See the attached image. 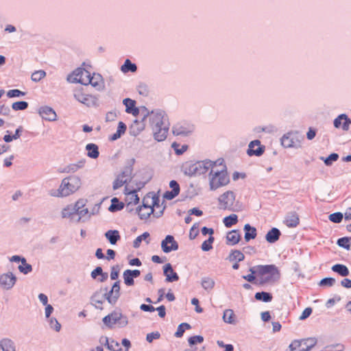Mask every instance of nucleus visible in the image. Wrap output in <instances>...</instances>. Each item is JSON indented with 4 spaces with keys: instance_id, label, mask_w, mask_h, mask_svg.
<instances>
[{
    "instance_id": "25",
    "label": "nucleus",
    "mask_w": 351,
    "mask_h": 351,
    "mask_svg": "<svg viewBox=\"0 0 351 351\" xmlns=\"http://www.w3.org/2000/svg\"><path fill=\"white\" fill-rule=\"evenodd\" d=\"M86 150L87 151V156L90 158L96 159L99 156V147L95 143L87 144L86 146Z\"/></svg>"
},
{
    "instance_id": "39",
    "label": "nucleus",
    "mask_w": 351,
    "mask_h": 351,
    "mask_svg": "<svg viewBox=\"0 0 351 351\" xmlns=\"http://www.w3.org/2000/svg\"><path fill=\"white\" fill-rule=\"evenodd\" d=\"M136 70V65L132 63L129 59H127L124 64L121 66V71L123 73H128L129 71L135 72Z\"/></svg>"
},
{
    "instance_id": "55",
    "label": "nucleus",
    "mask_w": 351,
    "mask_h": 351,
    "mask_svg": "<svg viewBox=\"0 0 351 351\" xmlns=\"http://www.w3.org/2000/svg\"><path fill=\"white\" fill-rule=\"evenodd\" d=\"M127 183L126 179H123L118 175L113 182L112 188L114 190H117Z\"/></svg>"
},
{
    "instance_id": "56",
    "label": "nucleus",
    "mask_w": 351,
    "mask_h": 351,
    "mask_svg": "<svg viewBox=\"0 0 351 351\" xmlns=\"http://www.w3.org/2000/svg\"><path fill=\"white\" fill-rule=\"evenodd\" d=\"M343 214L341 213L337 212L330 214L329 215V219L333 223H339L342 221Z\"/></svg>"
},
{
    "instance_id": "27",
    "label": "nucleus",
    "mask_w": 351,
    "mask_h": 351,
    "mask_svg": "<svg viewBox=\"0 0 351 351\" xmlns=\"http://www.w3.org/2000/svg\"><path fill=\"white\" fill-rule=\"evenodd\" d=\"M226 239L228 244L234 245L239 242L241 239V234L239 230H234L228 233Z\"/></svg>"
},
{
    "instance_id": "47",
    "label": "nucleus",
    "mask_w": 351,
    "mask_h": 351,
    "mask_svg": "<svg viewBox=\"0 0 351 351\" xmlns=\"http://www.w3.org/2000/svg\"><path fill=\"white\" fill-rule=\"evenodd\" d=\"M214 237L213 236H210L208 239L203 242L202 244L201 248L204 252H208L213 249V243L214 242Z\"/></svg>"
},
{
    "instance_id": "64",
    "label": "nucleus",
    "mask_w": 351,
    "mask_h": 351,
    "mask_svg": "<svg viewBox=\"0 0 351 351\" xmlns=\"http://www.w3.org/2000/svg\"><path fill=\"white\" fill-rule=\"evenodd\" d=\"M18 268L20 272L23 274H27L32 271V266L29 263L25 264V266L19 265Z\"/></svg>"
},
{
    "instance_id": "4",
    "label": "nucleus",
    "mask_w": 351,
    "mask_h": 351,
    "mask_svg": "<svg viewBox=\"0 0 351 351\" xmlns=\"http://www.w3.org/2000/svg\"><path fill=\"white\" fill-rule=\"evenodd\" d=\"M82 185V181L80 177L77 176H70L64 178L56 190H51L49 194L53 197H67L75 193Z\"/></svg>"
},
{
    "instance_id": "11",
    "label": "nucleus",
    "mask_w": 351,
    "mask_h": 351,
    "mask_svg": "<svg viewBox=\"0 0 351 351\" xmlns=\"http://www.w3.org/2000/svg\"><path fill=\"white\" fill-rule=\"evenodd\" d=\"M265 147L261 145L259 140H254L250 143L247 154L250 156H261L265 152Z\"/></svg>"
},
{
    "instance_id": "50",
    "label": "nucleus",
    "mask_w": 351,
    "mask_h": 351,
    "mask_svg": "<svg viewBox=\"0 0 351 351\" xmlns=\"http://www.w3.org/2000/svg\"><path fill=\"white\" fill-rule=\"evenodd\" d=\"M149 237V233L147 232H145L144 233H143L142 234L138 236L134 241L133 242V247L134 248H138L142 241L143 240H145L147 238H148Z\"/></svg>"
},
{
    "instance_id": "32",
    "label": "nucleus",
    "mask_w": 351,
    "mask_h": 351,
    "mask_svg": "<svg viewBox=\"0 0 351 351\" xmlns=\"http://www.w3.org/2000/svg\"><path fill=\"white\" fill-rule=\"evenodd\" d=\"M332 271L337 273L342 277H346L349 276L350 271L347 266L342 264H335L332 267Z\"/></svg>"
},
{
    "instance_id": "45",
    "label": "nucleus",
    "mask_w": 351,
    "mask_h": 351,
    "mask_svg": "<svg viewBox=\"0 0 351 351\" xmlns=\"http://www.w3.org/2000/svg\"><path fill=\"white\" fill-rule=\"evenodd\" d=\"M350 239L351 238L347 237L339 238L337 241V244L339 247H341L344 249H346L347 250H349L350 248Z\"/></svg>"
},
{
    "instance_id": "49",
    "label": "nucleus",
    "mask_w": 351,
    "mask_h": 351,
    "mask_svg": "<svg viewBox=\"0 0 351 351\" xmlns=\"http://www.w3.org/2000/svg\"><path fill=\"white\" fill-rule=\"evenodd\" d=\"M28 107V103L25 101H16L12 104V108L14 110H24Z\"/></svg>"
},
{
    "instance_id": "20",
    "label": "nucleus",
    "mask_w": 351,
    "mask_h": 351,
    "mask_svg": "<svg viewBox=\"0 0 351 351\" xmlns=\"http://www.w3.org/2000/svg\"><path fill=\"white\" fill-rule=\"evenodd\" d=\"M84 200H78L75 203V221L79 222L82 217H84L88 213V208H85Z\"/></svg>"
},
{
    "instance_id": "61",
    "label": "nucleus",
    "mask_w": 351,
    "mask_h": 351,
    "mask_svg": "<svg viewBox=\"0 0 351 351\" xmlns=\"http://www.w3.org/2000/svg\"><path fill=\"white\" fill-rule=\"evenodd\" d=\"M160 338V333L158 331L148 333L146 336V340L149 343H152L154 339Z\"/></svg>"
},
{
    "instance_id": "23",
    "label": "nucleus",
    "mask_w": 351,
    "mask_h": 351,
    "mask_svg": "<svg viewBox=\"0 0 351 351\" xmlns=\"http://www.w3.org/2000/svg\"><path fill=\"white\" fill-rule=\"evenodd\" d=\"M105 237L112 245H115L121 239L119 232L117 230H110L105 233Z\"/></svg>"
},
{
    "instance_id": "38",
    "label": "nucleus",
    "mask_w": 351,
    "mask_h": 351,
    "mask_svg": "<svg viewBox=\"0 0 351 351\" xmlns=\"http://www.w3.org/2000/svg\"><path fill=\"white\" fill-rule=\"evenodd\" d=\"M124 204L120 202L117 197H114L111 200V205L109 207L110 212H116L123 208Z\"/></svg>"
},
{
    "instance_id": "28",
    "label": "nucleus",
    "mask_w": 351,
    "mask_h": 351,
    "mask_svg": "<svg viewBox=\"0 0 351 351\" xmlns=\"http://www.w3.org/2000/svg\"><path fill=\"white\" fill-rule=\"evenodd\" d=\"M173 134L176 136H187L191 132V130L180 124L175 125L172 128Z\"/></svg>"
},
{
    "instance_id": "41",
    "label": "nucleus",
    "mask_w": 351,
    "mask_h": 351,
    "mask_svg": "<svg viewBox=\"0 0 351 351\" xmlns=\"http://www.w3.org/2000/svg\"><path fill=\"white\" fill-rule=\"evenodd\" d=\"M244 258V254L241 251L237 250H232L229 256V260L230 261H237V262H241L243 261Z\"/></svg>"
},
{
    "instance_id": "29",
    "label": "nucleus",
    "mask_w": 351,
    "mask_h": 351,
    "mask_svg": "<svg viewBox=\"0 0 351 351\" xmlns=\"http://www.w3.org/2000/svg\"><path fill=\"white\" fill-rule=\"evenodd\" d=\"M134 162V159H132V163ZM132 173H133V164H131L128 166L125 167L121 171V173L119 176L123 179H126V182H130L132 178Z\"/></svg>"
},
{
    "instance_id": "22",
    "label": "nucleus",
    "mask_w": 351,
    "mask_h": 351,
    "mask_svg": "<svg viewBox=\"0 0 351 351\" xmlns=\"http://www.w3.org/2000/svg\"><path fill=\"white\" fill-rule=\"evenodd\" d=\"M123 103L126 107L125 111L128 113H132L134 116L138 114L139 110L135 107L136 101L130 98H125L123 99Z\"/></svg>"
},
{
    "instance_id": "51",
    "label": "nucleus",
    "mask_w": 351,
    "mask_h": 351,
    "mask_svg": "<svg viewBox=\"0 0 351 351\" xmlns=\"http://www.w3.org/2000/svg\"><path fill=\"white\" fill-rule=\"evenodd\" d=\"M46 75L45 71L43 70H39L34 71L32 75V80L36 82L40 81Z\"/></svg>"
},
{
    "instance_id": "15",
    "label": "nucleus",
    "mask_w": 351,
    "mask_h": 351,
    "mask_svg": "<svg viewBox=\"0 0 351 351\" xmlns=\"http://www.w3.org/2000/svg\"><path fill=\"white\" fill-rule=\"evenodd\" d=\"M333 123L335 128H341L343 131H348L351 124V120L346 114H341L335 119Z\"/></svg>"
},
{
    "instance_id": "8",
    "label": "nucleus",
    "mask_w": 351,
    "mask_h": 351,
    "mask_svg": "<svg viewBox=\"0 0 351 351\" xmlns=\"http://www.w3.org/2000/svg\"><path fill=\"white\" fill-rule=\"evenodd\" d=\"M104 290V293L103 298L106 300L110 304L114 305L117 303L118 299L120 297V281L117 280L112 285L110 290H108V287H105L104 289H101V291Z\"/></svg>"
},
{
    "instance_id": "6",
    "label": "nucleus",
    "mask_w": 351,
    "mask_h": 351,
    "mask_svg": "<svg viewBox=\"0 0 351 351\" xmlns=\"http://www.w3.org/2000/svg\"><path fill=\"white\" fill-rule=\"evenodd\" d=\"M103 322L109 328H112L115 326L124 328L128 324V319L120 311H113L103 318Z\"/></svg>"
},
{
    "instance_id": "36",
    "label": "nucleus",
    "mask_w": 351,
    "mask_h": 351,
    "mask_svg": "<svg viewBox=\"0 0 351 351\" xmlns=\"http://www.w3.org/2000/svg\"><path fill=\"white\" fill-rule=\"evenodd\" d=\"M254 298L256 300L263 301L264 302H269L273 299L271 293L265 291L256 293Z\"/></svg>"
},
{
    "instance_id": "43",
    "label": "nucleus",
    "mask_w": 351,
    "mask_h": 351,
    "mask_svg": "<svg viewBox=\"0 0 351 351\" xmlns=\"http://www.w3.org/2000/svg\"><path fill=\"white\" fill-rule=\"evenodd\" d=\"M99 294L98 292H95L91 297V302H92L93 304L95 305V306L97 308L102 310L103 309L102 304L104 303V300L99 299Z\"/></svg>"
},
{
    "instance_id": "60",
    "label": "nucleus",
    "mask_w": 351,
    "mask_h": 351,
    "mask_svg": "<svg viewBox=\"0 0 351 351\" xmlns=\"http://www.w3.org/2000/svg\"><path fill=\"white\" fill-rule=\"evenodd\" d=\"M189 343L191 346L195 345L197 343H202L204 341V337L201 335H195L189 337Z\"/></svg>"
},
{
    "instance_id": "14",
    "label": "nucleus",
    "mask_w": 351,
    "mask_h": 351,
    "mask_svg": "<svg viewBox=\"0 0 351 351\" xmlns=\"http://www.w3.org/2000/svg\"><path fill=\"white\" fill-rule=\"evenodd\" d=\"M283 223L289 228H296L300 224V216L296 211L287 213Z\"/></svg>"
},
{
    "instance_id": "21",
    "label": "nucleus",
    "mask_w": 351,
    "mask_h": 351,
    "mask_svg": "<svg viewBox=\"0 0 351 351\" xmlns=\"http://www.w3.org/2000/svg\"><path fill=\"white\" fill-rule=\"evenodd\" d=\"M281 232L277 228H272L265 235L266 241L269 243H274L280 239Z\"/></svg>"
},
{
    "instance_id": "37",
    "label": "nucleus",
    "mask_w": 351,
    "mask_h": 351,
    "mask_svg": "<svg viewBox=\"0 0 351 351\" xmlns=\"http://www.w3.org/2000/svg\"><path fill=\"white\" fill-rule=\"evenodd\" d=\"M317 343L315 338H308L302 340V346L300 351H308Z\"/></svg>"
},
{
    "instance_id": "40",
    "label": "nucleus",
    "mask_w": 351,
    "mask_h": 351,
    "mask_svg": "<svg viewBox=\"0 0 351 351\" xmlns=\"http://www.w3.org/2000/svg\"><path fill=\"white\" fill-rule=\"evenodd\" d=\"M223 222L226 228H230L238 222V217L235 214H232L224 217Z\"/></svg>"
},
{
    "instance_id": "35",
    "label": "nucleus",
    "mask_w": 351,
    "mask_h": 351,
    "mask_svg": "<svg viewBox=\"0 0 351 351\" xmlns=\"http://www.w3.org/2000/svg\"><path fill=\"white\" fill-rule=\"evenodd\" d=\"M125 193L129 197L130 202L128 204H134V205L138 204L139 197L137 195V190L129 191L128 186H125Z\"/></svg>"
},
{
    "instance_id": "46",
    "label": "nucleus",
    "mask_w": 351,
    "mask_h": 351,
    "mask_svg": "<svg viewBox=\"0 0 351 351\" xmlns=\"http://www.w3.org/2000/svg\"><path fill=\"white\" fill-rule=\"evenodd\" d=\"M339 155L336 153H332L326 158L320 157V159L324 162L326 166L332 165V162L337 161Z\"/></svg>"
},
{
    "instance_id": "59",
    "label": "nucleus",
    "mask_w": 351,
    "mask_h": 351,
    "mask_svg": "<svg viewBox=\"0 0 351 351\" xmlns=\"http://www.w3.org/2000/svg\"><path fill=\"white\" fill-rule=\"evenodd\" d=\"M335 283V279L331 277L324 278L319 282L320 286L332 287Z\"/></svg>"
},
{
    "instance_id": "7",
    "label": "nucleus",
    "mask_w": 351,
    "mask_h": 351,
    "mask_svg": "<svg viewBox=\"0 0 351 351\" xmlns=\"http://www.w3.org/2000/svg\"><path fill=\"white\" fill-rule=\"evenodd\" d=\"M149 198V197H145L143 199L142 206H140L136 208V212L138 213L141 219H148L151 214H153L156 217H160L163 214L165 207L160 210L158 212L156 211L154 213L153 206H152L151 204L148 203V199Z\"/></svg>"
},
{
    "instance_id": "18",
    "label": "nucleus",
    "mask_w": 351,
    "mask_h": 351,
    "mask_svg": "<svg viewBox=\"0 0 351 351\" xmlns=\"http://www.w3.org/2000/svg\"><path fill=\"white\" fill-rule=\"evenodd\" d=\"M74 97L77 101L87 106H90L95 104V98L93 96L84 94L80 91L76 92L74 94Z\"/></svg>"
},
{
    "instance_id": "34",
    "label": "nucleus",
    "mask_w": 351,
    "mask_h": 351,
    "mask_svg": "<svg viewBox=\"0 0 351 351\" xmlns=\"http://www.w3.org/2000/svg\"><path fill=\"white\" fill-rule=\"evenodd\" d=\"M85 162H86L85 160H80L79 162H77V163L70 164V165H67L64 169L63 172H66V173L76 172L80 169H82V167H84Z\"/></svg>"
},
{
    "instance_id": "17",
    "label": "nucleus",
    "mask_w": 351,
    "mask_h": 351,
    "mask_svg": "<svg viewBox=\"0 0 351 351\" xmlns=\"http://www.w3.org/2000/svg\"><path fill=\"white\" fill-rule=\"evenodd\" d=\"M169 186L171 191H167L164 194V197L168 200H171L178 195L180 188V185L176 180H171L169 183Z\"/></svg>"
},
{
    "instance_id": "30",
    "label": "nucleus",
    "mask_w": 351,
    "mask_h": 351,
    "mask_svg": "<svg viewBox=\"0 0 351 351\" xmlns=\"http://www.w3.org/2000/svg\"><path fill=\"white\" fill-rule=\"evenodd\" d=\"M223 320L225 323L230 324H235L237 322L236 315L232 309H226L223 311Z\"/></svg>"
},
{
    "instance_id": "9",
    "label": "nucleus",
    "mask_w": 351,
    "mask_h": 351,
    "mask_svg": "<svg viewBox=\"0 0 351 351\" xmlns=\"http://www.w3.org/2000/svg\"><path fill=\"white\" fill-rule=\"evenodd\" d=\"M234 201V193L232 191H227L218 197L219 208L222 210H232Z\"/></svg>"
},
{
    "instance_id": "24",
    "label": "nucleus",
    "mask_w": 351,
    "mask_h": 351,
    "mask_svg": "<svg viewBox=\"0 0 351 351\" xmlns=\"http://www.w3.org/2000/svg\"><path fill=\"white\" fill-rule=\"evenodd\" d=\"M243 230L245 231L244 238L246 241H249L256 237L257 230L256 228L251 226L249 223L244 226Z\"/></svg>"
},
{
    "instance_id": "5",
    "label": "nucleus",
    "mask_w": 351,
    "mask_h": 351,
    "mask_svg": "<svg viewBox=\"0 0 351 351\" xmlns=\"http://www.w3.org/2000/svg\"><path fill=\"white\" fill-rule=\"evenodd\" d=\"M213 161L205 160L196 162H186L182 167L184 174L189 176H195L204 174L210 171L213 165Z\"/></svg>"
},
{
    "instance_id": "44",
    "label": "nucleus",
    "mask_w": 351,
    "mask_h": 351,
    "mask_svg": "<svg viewBox=\"0 0 351 351\" xmlns=\"http://www.w3.org/2000/svg\"><path fill=\"white\" fill-rule=\"evenodd\" d=\"M191 326L188 323H182L180 324L177 329V331L175 333V336L176 337H182L183 336V334L185 331V330L191 329Z\"/></svg>"
},
{
    "instance_id": "31",
    "label": "nucleus",
    "mask_w": 351,
    "mask_h": 351,
    "mask_svg": "<svg viewBox=\"0 0 351 351\" xmlns=\"http://www.w3.org/2000/svg\"><path fill=\"white\" fill-rule=\"evenodd\" d=\"M62 217L63 218H70L71 220L75 221V204L74 206L69 205L64 208L62 211Z\"/></svg>"
},
{
    "instance_id": "2",
    "label": "nucleus",
    "mask_w": 351,
    "mask_h": 351,
    "mask_svg": "<svg viewBox=\"0 0 351 351\" xmlns=\"http://www.w3.org/2000/svg\"><path fill=\"white\" fill-rule=\"evenodd\" d=\"M223 159L213 162L209 172V186L211 191L226 186L230 182V177Z\"/></svg>"
},
{
    "instance_id": "58",
    "label": "nucleus",
    "mask_w": 351,
    "mask_h": 351,
    "mask_svg": "<svg viewBox=\"0 0 351 351\" xmlns=\"http://www.w3.org/2000/svg\"><path fill=\"white\" fill-rule=\"evenodd\" d=\"M302 346V340H294L289 346L291 351H300Z\"/></svg>"
},
{
    "instance_id": "19",
    "label": "nucleus",
    "mask_w": 351,
    "mask_h": 351,
    "mask_svg": "<svg viewBox=\"0 0 351 351\" xmlns=\"http://www.w3.org/2000/svg\"><path fill=\"white\" fill-rule=\"evenodd\" d=\"M163 272L167 282H173L179 280V276L173 271L170 263H167L164 266Z\"/></svg>"
},
{
    "instance_id": "54",
    "label": "nucleus",
    "mask_w": 351,
    "mask_h": 351,
    "mask_svg": "<svg viewBox=\"0 0 351 351\" xmlns=\"http://www.w3.org/2000/svg\"><path fill=\"white\" fill-rule=\"evenodd\" d=\"M123 277L124 279V283L127 286H132L134 284V277L131 276L128 270L123 272Z\"/></svg>"
},
{
    "instance_id": "57",
    "label": "nucleus",
    "mask_w": 351,
    "mask_h": 351,
    "mask_svg": "<svg viewBox=\"0 0 351 351\" xmlns=\"http://www.w3.org/2000/svg\"><path fill=\"white\" fill-rule=\"evenodd\" d=\"M26 93L19 89H12L8 91L7 96L10 98L25 95Z\"/></svg>"
},
{
    "instance_id": "62",
    "label": "nucleus",
    "mask_w": 351,
    "mask_h": 351,
    "mask_svg": "<svg viewBox=\"0 0 351 351\" xmlns=\"http://www.w3.org/2000/svg\"><path fill=\"white\" fill-rule=\"evenodd\" d=\"M179 146H180V145L176 142L173 143V144H172V147L173 148V149L175 150V152L178 155L182 154L187 149V145H182L181 149H178Z\"/></svg>"
},
{
    "instance_id": "12",
    "label": "nucleus",
    "mask_w": 351,
    "mask_h": 351,
    "mask_svg": "<svg viewBox=\"0 0 351 351\" xmlns=\"http://www.w3.org/2000/svg\"><path fill=\"white\" fill-rule=\"evenodd\" d=\"M73 74L75 76L74 80L76 82L84 85H88L91 83V74L86 69H78L74 71Z\"/></svg>"
},
{
    "instance_id": "53",
    "label": "nucleus",
    "mask_w": 351,
    "mask_h": 351,
    "mask_svg": "<svg viewBox=\"0 0 351 351\" xmlns=\"http://www.w3.org/2000/svg\"><path fill=\"white\" fill-rule=\"evenodd\" d=\"M51 328L53 329L56 332H59L61 329V324L55 317L47 318Z\"/></svg>"
},
{
    "instance_id": "42",
    "label": "nucleus",
    "mask_w": 351,
    "mask_h": 351,
    "mask_svg": "<svg viewBox=\"0 0 351 351\" xmlns=\"http://www.w3.org/2000/svg\"><path fill=\"white\" fill-rule=\"evenodd\" d=\"M91 78V84L93 87L97 88V89H100L101 87V82L102 81V77L100 74L93 73L90 77Z\"/></svg>"
},
{
    "instance_id": "63",
    "label": "nucleus",
    "mask_w": 351,
    "mask_h": 351,
    "mask_svg": "<svg viewBox=\"0 0 351 351\" xmlns=\"http://www.w3.org/2000/svg\"><path fill=\"white\" fill-rule=\"evenodd\" d=\"M119 265H114L111 268L110 272V278L111 280H117L119 277Z\"/></svg>"
},
{
    "instance_id": "1",
    "label": "nucleus",
    "mask_w": 351,
    "mask_h": 351,
    "mask_svg": "<svg viewBox=\"0 0 351 351\" xmlns=\"http://www.w3.org/2000/svg\"><path fill=\"white\" fill-rule=\"evenodd\" d=\"M251 274L243 278L257 285H263L271 281H277L280 273L275 265H258L250 269Z\"/></svg>"
},
{
    "instance_id": "16",
    "label": "nucleus",
    "mask_w": 351,
    "mask_h": 351,
    "mask_svg": "<svg viewBox=\"0 0 351 351\" xmlns=\"http://www.w3.org/2000/svg\"><path fill=\"white\" fill-rule=\"evenodd\" d=\"M38 113L46 121H54L57 119V114L55 110L47 106L40 107L38 109Z\"/></svg>"
},
{
    "instance_id": "48",
    "label": "nucleus",
    "mask_w": 351,
    "mask_h": 351,
    "mask_svg": "<svg viewBox=\"0 0 351 351\" xmlns=\"http://www.w3.org/2000/svg\"><path fill=\"white\" fill-rule=\"evenodd\" d=\"M105 343L104 345L107 347V348L112 351H119L117 348L119 346V343L114 341L111 340L110 342H109L108 338L105 337Z\"/></svg>"
},
{
    "instance_id": "26",
    "label": "nucleus",
    "mask_w": 351,
    "mask_h": 351,
    "mask_svg": "<svg viewBox=\"0 0 351 351\" xmlns=\"http://www.w3.org/2000/svg\"><path fill=\"white\" fill-rule=\"evenodd\" d=\"M0 348L3 351H16L14 342L9 338H3L0 341Z\"/></svg>"
},
{
    "instance_id": "10",
    "label": "nucleus",
    "mask_w": 351,
    "mask_h": 351,
    "mask_svg": "<svg viewBox=\"0 0 351 351\" xmlns=\"http://www.w3.org/2000/svg\"><path fill=\"white\" fill-rule=\"evenodd\" d=\"M178 243L172 235H167L161 242V248L165 253L178 250Z\"/></svg>"
},
{
    "instance_id": "3",
    "label": "nucleus",
    "mask_w": 351,
    "mask_h": 351,
    "mask_svg": "<svg viewBox=\"0 0 351 351\" xmlns=\"http://www.w3.org/2000/svg\"><path fill=\"white\" fill-rule=\"evenodd\" d=\"M150 125L154 139L158 142L166 139L169 129V122L164 111L152 112L149 117Z\"/></svg>"
},
{
    "instance_id": "13",
    "label": "nucleus",
    "mask_w": 351,
    "mask_h": 351,
    "mask_svg": "<svg viewBox=\"0 0 351 351\" xmlns=\"http://www.w3.org/2000/svg\"><path fill=\"white\" fill-rule=\"evenodd\" d=\"M16 281V278L12 272L3 274L0 276V285L5 289H12Z\"/></svg>"
},
{
    "instance_id": "52",
    "label": "nucleus",
    "mask_w": 351,
    "mask_h": 351,
    "mask_svg": "<svg viewBox=\"0 0 351 351\" xmlns=\"http://www.w3.org/2000/svg\"><path fill=\"white\" fill-rule=\"evenodd\" d=\"M294 141L290 138L289 134H285L281 138V144L285 147H291L293 146Z\"/></svg>"
},
{
    "instance_id": "33",
    "label": "nucleus",
    "mask_w": 351,
    "mask_h": 351,
    "mask_svg": "<svg viewBox=\"0 0 351 351\" xmlns=\"http://www.w3.org/2000/svg\"><path fill=\"white\" fill-rule=\"evenodd\" d=\"M201 285L207 292H210L213 289L215 282L212 278L206 276L202 278Z\"/></svg>"
}]
</instances>
